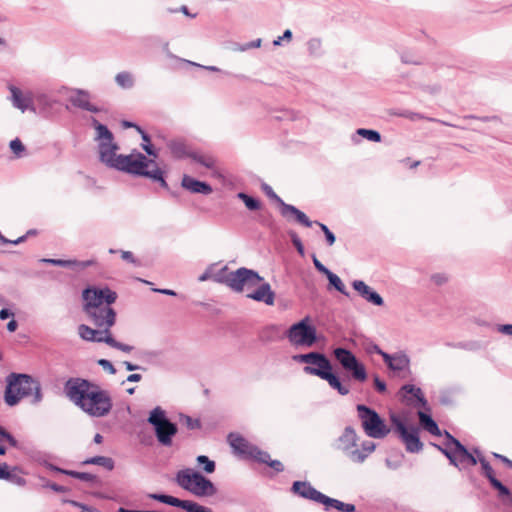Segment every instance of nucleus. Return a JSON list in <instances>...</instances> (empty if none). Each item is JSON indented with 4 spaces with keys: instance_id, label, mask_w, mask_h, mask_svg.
<instances>
[{
    "instance_id": "f257e3e1",
    "label": "nucleus",
    "mask_w": 512,
    "mask_h": 512,
    "mask_svg": "<svg viewBox=\"0 0 512 512\" xmlns=\"http://www.w3.org/2000/svg\"><path fill=\"white\" fill-rule=\"evenodd\" d=\"M91 125L96 131L94 140L98 142L99 159L107 167L128 173L133 176L145 177L157 182L166 190L169 185L165 180V172L158 166L154 159L133 150L129 155H117L119 146L114 142L113 133L108 127L100 123L95 117H91Z\"/></svg>"
},
{
    "instance_id": "f03ea898",
    "label": "nucleus",
    "mask_w": 512,
    "mask_h": 512,
    "mask_svg": "<svg viewBox=\"0 0 512 512\" xmlns=\"http://www.w3.org/2000/svg\"><path fill=\"white\" fill-rule=\"evenodd\" d=\"M63 392L76 407L90 417L102 418L112 410L110 392L87 379L69 378L64 383Z\"/></svg>"
},
{
    "instance_id": "7ed1b4c3",
    "label": "nucleus",
    "mask_w": 512,
    "mask_h": 512,
    "mask_svg": "<svg viewBox=\"0 0 512 512\" xmlns=\"http://www.w3.org/2000/svg\"><path fill=\"white\" fill-rule=\"evenodd\" d=\"M223 282L235 292H242L245 285L256 286L261 283L255 291L247 294V298L263 302L269 306L274 304L275 293L272 291L270 284L265 282L264 278L255 270L245 267L238 268L229 272Z\"/></svg>"
},
{
    "instance_id": "20e7f679",
    "label": "nucleus",
    "mask_w": 512,
    "mask_h": 512,
    "mask_svg": "<svg viewBox=\"0 0 512 512\" xmlns=\"http://www.w3.org/2000/svg\"><path fill=\"white\" fill-rule=\"evenodd\" d=\"M292 359L296 363L307 364L303 367V372L305 374L317 376L327 381L329 386L342 396L349 394V387L342 384L340 378L333 373L332 363L325 354L312 351L304 354L293 355Z\"/></svg>"
},
{
    "instance_id": "39448f33",
    "label": "nucleus",
    "mask_w": 512,
    "mask_h": 512,
    "mask_svg": "<svg viewBox=\"0 0 512 512\" xmlns=\"http://www.w3.org/2000/svg\"><path fill=\"white\" fill-rule=\"evenodd\" d=\"M32 396L31 403L39 404L43 400L42 388L38 380L27 374L11 373L7 377L4 400L8 406L17 405L24 397Z\"/></svg>"
},
{
    "instance_id": "423d86ee",
    "label": "nucleus",
    "mask_w": 512,
    "mask_h": 512,
    "mask_svg": "<svg viewBox=\"0 0 512 512\" xmlns=\"http://www.w3.org/2000/svg\"><path fill=\"white\" fill-rule=\"evenodd\" d=\"M147 422L153 427L156 439L162 446L172 445L178 427L167 417L165 410L160 406L155 407L150 411Z\"/></svg>"
},
{
    "instance_id": "0eeeda50",
    "label": "nucleus",
    "mask_w": 512,
    "mask_h": 512,
    "mask_svg": "<svg viewBox=\"0 0 512 512\" xmlns=\"http://www.w3.org/2000/svg\"><path fill=\"white\" fill-rule=\"evenodd\" d=\"M356 409L362 428L368 437L382 439L390 433V428L374 409L364 404H358Z\"/></svg>"
},
{
    "instance_id": "6e6552de",
    "label": "nucleus",
    "mask_w": 512,
    "mask_h": 512,
    "mask_svg": "<svg viewBox=\"0 0 512 512\" xmlns=\"http://www.w3.org/2000/svg\"><path fill=\"white\" fill-rule=\"evenodd\" d=\"M285 335L290 344L295 347L310 348L317 342L316 328L310 324L308 316L291 325Z\"/></svg>"
},
{
    "instance_id": "1a4fd4ad",
    "label": "nucleus",
    "mask_w": 512,
    "mask_h": 512,
    "mask_svg": "<svg viewBox=\"0 0 512 512\" xmlns=\"http://www.w3.org/2000/svg\"><path fill=\"white\" fill-rule=\"evenodd\" d=\"M117 293L108 286H88L82 291L83 310L97 309L105 305H112L117 300Z\"/></svg>"
},
{
    "instance_id": "9d476101",
    "label": "nucleus",
    "mask_w": 512,
    "mask_h": 512,
    "mask_svg": "<svg viewBox=\"0 0 512 512\" xmlns=\"http://www.w3.org/2000/svg\"><path fill=\"white\" fill-rule=\"evenodd\" d=\"M333 355L341 367L350 372L353 380L361 383L367 380V371L364 364L350 350L337 347L333 350Z\"/></svg>"
},
{
    "instance_id": "9b49d317",
    "label": "nucleus",
    "mask_w": 512,
    "mask_h": 512,
    "mask_svg": "<svg viewBox=\"0 0 512 512\" xmlns=\"http://www.w3.org/2000/svg\"><path fill=\"white\" fill-rule=\"evenodd\" d=\"M358 436L351 426L345 427L342 434L335 440L333 446L341 451L351 462L363 463V455L358 452Z\"/></svg>"
},
{
    "instance_id": "f8f14e48",
    "label": "nucleus",
    "mask_w": 512,
    "mask_h": 512,
    "mask_svg": "<svg viewBox=\"0 0 512 512\" xmlns=\"http://www.w3.org/2000/svg\"><path fill=\"white\" fill-rule=\"evenodd\" d=\"M147 497L173 507L181 508L187 512H212L210 508L202 506L197 502L191 500H181L171 495L161 493H148Z\"/></svg>"
},
{
    "instance_id": "ddd939ff",
    "label": "nucleus",
    "mask_w": 512,
    "mask_h": 512,
    "mask_svg": "<svg viewBox=\"0 0 512 512\" xmlns=\"http://www.w3.org/2000/svg\"><path fill=\"white\" fill-rule=\"evenodd\" d=\"M110 306L105 305L97 309L83 311L96 327L105 328V331H108L116 322V312Z\"/></svg>"
},
{
    "instance_id": "4468645a",
    "label": "nucleus",
    "mask_w": 512,
    "mask_h": 512,
    "mask_svg": "<svg viewBox=\"0 0 512 512\" xmlns=\"http://www.w3.org/2000/svg\"><path fill=\"white\" fill-rule=\"evenodd\" d=\"M193 485L190 493L197 497H208L216 494L217 489L213 482L203 476L200 472H193Z\"/></svg>"
},
{
    "instance_id": "2eb2a0df",
    "label": "nucleus",
    "mask_w": 512,
    "mask_h": 512,
    "mask_svg": "<svg viewBox=\"0 0 512 512\" xmlns=\"http://www.w3.org/2000/svg\"><path fill=\"white\" fill-rule=\"evenodd\" d=\"M291 491L301 498L311 500L322 504L325 494L314 488L308 481H295L292 484Z\"/></svg>"
},
{
    "instance_id": "dca6fc26",
    "label": "nucleus",
    "mask_w": 512,
    "mask_h": 512,
    "mask_svg": "<svg viewBox=\"0 0 512 512\" xmlns=\"http://www.w3.org/2000/svg\"><path fill=\"white\" fill-rule=\"evenodd\" d=\"M39 261L41 263L50 264V265H54V266L71 268L75 271H82V270L96 264V261L93 259L80 261V260H76V259L63 260V259H55V258H42Z\"/></svg>"
},
{
    "instance_id": "f3484780",
    "label": "nucleus",
    "mask_w": 512,
    "mask_h": 512,
    "mask_svg": "<svg viewBox=\"0 0 512 512\" xmlns=\"http://www.w3.org/2000/svg\"><path fill=\"white\" fill-rule=\"evenodd\" d=\"M352 286L367 302L375 306H382L384 304L382 296L373 290L370 286H368L364 281L354 280L352 282Z\"/></svg>"
},
{
    "instance_id": "a211bd4d",
    "label": "nucleus",
    "mask_w": 512,
    "mask_h": 512,
    "mask_svg": "<svg viewBox=\"0 0 512 512\" xmlns=\"http://www.w3.org/2000/svg\"><path fill=\"white\" fill-rule=\"evenodd\" d=\"M9 89L11 93L10 100L13 107L19 109L23 113L27 110L35 111L33 99L30 94H23V92L15 86H10Z\"/></svg>"
},
{
    "instance_id": "6ab92c4d",
    "label": "nucleus",
    "mask_w": 512,
    "mask_h": 512,
    "mask_svg": "<svg viewBox=\"0 0 512 512\" xmlns=\"http://www.w3.org/2000/svg\"><path fill=\"white\" fill-rule=\"evenodd\" d=\"M181 186L193 194L209 195L213 192V188L210 184L186 174L182 177Z\"/></svg>"
},
{
    "instance_id": "aec40b11",
    "label": "nucleus",
    "mask_w": 512,
    "mask_h": 512,
    "mask_svg": "<svg viewBox=\"0 0 512 512\" xmlns=\"http://www.w3.org/2000/svg\"><path fill=\"white\" fill-rule=\"evenodd\" d=\"M70 103L82 110H86L92 113H98L101 111L100 108L90 103V94L88 91L77 89L74 94L69 97Z\"/></svg>"
},
{
    "instance_id": "412c9836",
    "label": "nucleus",
    "mask_w": 512,
    "mask_h": 512,
    "mask_svg": "<svg viewBox=\"0 0 512 512\" xmlns=\"http://www.w3.org/2000/svg\"><path fill=\"white\" fill-rule=\"evenodd\" d=\"M402 442L405 444V448L410 453H418L423 448V443L420 441L418 435V428L410 426L409 429L399 435Z\"/></svg>"
},
{
    "instance_id": "4be33fe9",
    "label": "nucleus",
    "mask_w": 512,
    "mask_h": 512,
    "mask_svg": "<svg viewBox=\"0 0 512 512\" xmlns=\"http://www.w3.org/2000/svg\"><path fill=\"white\" fill-rule=\"evenodd\" d=\"M383 361L389 369L395 372H400L409 367L410 359L404 353H397L394 355L384 354Z\"/></svg>"
},
{
    "instance_id": "5701e85b",
    "label": "nucleus",
    "mask_w": 512,
    "mask_h": 512,
    "mask_svg": "<svg viewBox=\"0 0 512 512\" xmlns=\"http://www.w3.org/2000/svg\"><path fill=\"white\" fill-rule=\"evenodd\" d=\"M228 442L231 448L239 455L248 458L253 444L249 443L245 438L236 433H230L228 435Z\"/></svg>"
},
{
    "instance_id": "b1692460",
    "label": "nucleus",
    "mask_w": 512,
    "mask_h": 512,
    "mask_svg": "<svg viewBox=\"0 0 512 512\" xmlns=\"http://www.w3.org/2000/svg\"><path fill=\"white\" fill-rule=\"evenodd\" d=\"M445 440L443 444L451 446L457 452L462 454V456L466 457L468 459V464L471 466H474L477 464V459L472 455L471 452L468 451V449L453 435H451L448 431H444Z\"/></svg>"
},
{
    "instance_id": "393cba45",
    "label": "nucleus",
    "mask_w": 512,
    "mask_h": 512,
    "mask_svg": "<svg viewBox=\"0 0 512 512\" xmlns=\"http://www.w3.org/2000/svg\"><path fill=\"white\" fill-rule=\"evenodd\" d=\"M432 445L448 458L451 465L455 467H459L460 465H469L468 459L462 456V454L457 452V450H455L451 446L445 444L438 445L435 443H432Z\"/></svg>"
},
{
    "instance_id": "a878e982",
    "label": "nucleus",
    "mask_w": 512,
    "mask_h": 512,
    "mask_svg": "<svg viewBox=\"0 0 512 512\" xmlns=\"http://www.w3.org/2000/svg\"><path fill=\"white\" fill-rule=\"evenodd\" d=\"M324 506V511L331 512L332 510H336L338 512H355L356 506L351 503H344L338 499L331 498L329 496H325L324 501L322 503Z\"/></svg>"
},
{
    "instance_id": "bb28decb",
    "label": "nucleus",
    "mask_w": 512,
    "mask_h": 512,
    "mask_svg": "<svg viewBox=\"0 0 512 512\" xmlns=\"http://www.w3.org/2000/svg\"><path fill=\"white\" fill-rule=\"evenodd\" d=\"M17 467H13L9 470V466L6 463H0V479L6 480L17 486H25L26 480L20 475L16 474Z\"/></svg>"
},
{
    "instance_id": "cd10ccee",
    "label": "nucleus",
    "mask_w": 512,
    "mask_h": 512,
    "mask_svg": "<svg viewBox=\"0 0 512 512\" xmlns=\"http://www.w3.org/2000/svg\"><path fill=\"white\" fill-rule=\"evenodd\" d=\"M418 418H419V422L421 424V426L427 431L429 432L430 434L434 435V436H441L442 435V432L438 426V424L433 420V418L423 412V411H418Z\"/></svg>"
},
{
    "instance_id": "c85d7f7f",
    "label": "nucleus",
    "mask_w": 512,
    "mask_h": 512,
    "mask_svg": "<svg viewBox=\"0 0 512 512\" xmlns=\"http://www.w3.org/2000/svg\"><path fill=\"white\" fill-rule=\"evenodd\" d=\"M167 147L169 148L173 157L177 159L190 158V154L186 144L182 140H171L167 143Z\"/></svg>"
},
{
    "instance_id": "c756f323",
    "label": "nucleus",
    "mask_w": 512,
    "mask_h": 512,
    "mask_svg": "<svg viewBox=\"0 0 512 512\" xmlns=\"http://www.w3.org/2000/svg\"><path fill=\"white\" fill-rule=\"evenodd\" d=\"M363 137L369 141L372 142H380L381 141V134L372 129H366V128H359L356 130V132L351 136V140L354 144H358L360 142V138Z\"/></svg>"
},
{
    "instance_id": "7c9ffc66",
    "label": "nucleus",
    "mask_w": 512,
    "mask_h": 512,
    "mask_svg": "<svg viewBox=\"0 0 512 512\" xmlns=\"http://www.w3.org/2000/svg\"><path fill=\"white\" fill-rule=\"evenodd\" d=\"M193 472L191 469H183L177 472L176 474V482L177 484L187 490L190 491V488L193 485Z\"/></svg>"
},
{
    "instance_id": "2f4dec72",
    "label": "nucleus",
    "mask_w": 512,
    "mask_h": 512,
    "mask_svg": "<svg viewBox=\"0 0 512 512\" xmlns=\"http://www.w3.org/2000/svg\"><path fill=\"white\" fill-rule=\"evenodd\" d=\"M82 465H99L111 471L114 469V460L106 456H94L87 458L82 462Z\"/></svg>"
},
{
    "instance_id": "473e14b6",
    "label": "nucleus",
    "mask_w": 512,
    "mask_h": 512,
    "mask_svg": "<svg viewBox=\"0 0 512 512\" xmlns=\"http://www.w3.org/2000/svg\"><path fill=\"white\" fill-rule=\"evenodd\" d=\"M116 84L122 89H131L134 86V77L128 71H122L115 76Z\"/></svg>"
},
{
    "instance_id": "72a5a7b5",
    "label": "nucleus",
    "mask_w": 512,
    "mask_h": 512,
    "mask_svg": "<svg viewBox=\"0 0 512 512\" xmlns=\"http://www.w3.org/2000/svg\"><path fill=\"white\" fill-rule=\"evenodd\" d=\"M325 276L327 277L330 286H332L334 289H336L339 293L343 294L344 296H349V292L347 291L345 284L342 282L338 275L329 270V272Z\"/></svg>"
},
{
    "instance_id": "f704fd0d",
    "label": "nucleus",
    "mask_w": 512,
    "mask_h": 512,
    "mask_svg": "<svg viewBox=\"0 0 512 512\" xmlns=\"http://www.w3.org/2000/svg\"><path fill=\"white\" fill-rule=\"evenodd\" d=\"M137 131L140 133L143 140V143L141 144L142 149L147 153L148 156L157 158L158 153L150 143V136L141 127H137Z\"/></svg>"
},
{
    "instance_id": "c9c22d12",
    "label": "nucleus",
    "mask_w": 512,
    "mask_h": 512,
    "mask_svg": "<svg viewBox=\"0 0 512 512\" xmlns=\"http://www.w3.org/2000/svg\"><path fill=\"white\" fill-rule=\"evenodd\" d=\"M306 46L310 56L319 57L323 54L322 40L318 37L310 38L307 41Z\"/></svg>"
},
{
    "instance_id": "e433bc0d",
    "label": "nucleus",
    "mask_w": 512,
    "mask_h": 512,
    "mask_svg": "<svg viewBox=\"0 0 512 512\" xmlns=\"http://www.w3.org/2000/svg\"><path fill=\"white\" fill-rule=\"evenodd\" d=\"M401 391L412 394L419 401L421 406L425 407L427 405V400L424 398L421 388L412 384H405L402 386Z\"/></svg>"
},
{
    "instance_id": "4c0bfd02",
    "label": "nucleus",
    "mask_w": 512,
    "mask_h": 512,
    "mask_svg": "<svg viewBox=\"0 0 512 512\" xmlns=\"http://www.w3.org/2000/svg\"><path fill=\"white\" fill-rule=\"evenodd\" d=\"M450 347L463 349L467 351H478L484 347L483 343L481 341H465V342H458V343H448L447 344Z\"/></svg>"
},
{
    "instance_id": "58836bf2",
    "label": "nucleus",
    "mask_w": 512,
    "mask_h": 512,
    "mask_svg": "<svg viewBox=\"0 0 512 512\" xmlns=\"http://www.w3.org/2000/svg\"><path fill=\"white\" fill-rule=\"evenodd\" d=\"M190 158L208 169H212L215 167L216 161L212 156L192 152L190 154Z\"/></svg>"
},
{
    "instance_id": "ea45409f",
    "label": "nucleus",
    "mask_w": 512,
    "mask_h": 512,
    "mask_svg": "<svg viewBox=\"0 0 512 512\" xmlns=\"http://www.w3.org/2000/svg\"><path fill=\"white\" fill-rule=\"evenodd\" d=\"M237 197L240 200H242L244 202L245 206L247 207V209H249L251 211L259 210L261 207V203L257 198L252 197L244 192H239L237 194Z\"/></svg>"
},
{
    "instance_id": "a19ab883",
    "label": "nucleus",
    "mask_w": 512,
    "mask_h": 512,
    "mask_svg": "<svg viewBox=\"0 0 512 512\" xmlns=\"http://www.w3.org/2000/svg\"><path fill=\"white\" fill-rule=\"evenodd\" d=\"M78 334L81 339L85 341L94 342L97 336L98 330L89 327L88 325L81 324L78 326Z\"/></svg>"
},
{
    "instance_id": "79ce46f5",
    "label": "nucleus",
    "mask_w": 512,
    "mask_h": 512,
    "mask_svg": "<svg viewBox=\"0 0 512 512\" xmlns=\"http://www.w3.org/2000/svg\"><path fill=\"white\" fill-rule=\"evenodd\" d=\"M248 459L267 464L271 458L268 452L263 451L254 445L251 449Z\"/></svg>"
},
{
    "instance_id": "37998d69",
    "label": "nucleus",
    "mask_w": 512,
    "mask_h": 512,
    "mask_svg": "<svg viewBox=\"0 0 512 512\" xmlns=\"http://www.w3.org/2000/svg\"><path fill=\"white\" fill-rule=\"evenodd\" d=\"M197 464L199 466H202V469L208 473L211 474L215 471L216 464L213 460H210L206 455H199L196 458Z\"/></svg>"
},
{
    "instance_id": "c03bdc74",
    "label": "nucleus",
    "mask_w": 512,
    "mask_h": 512,
    "mask_svg": "<svg viewBox=\"0 0 512 512\" xmlns=\"http://www.w3.org/2000/svg\"><path fill=\"white\" fill-rule=\"evenodd\" d=\"M281 215L290 220L291 218H295V215L300 211L297 207L291 204H287L284 201L279 205Z\"/></svg>"
},
{
    "instance_id": "a18cd8bd",
    "label": "nucleus",
    "mask_w": 512,
    "mask_h": 512,
    "mask_svg": "<svg viewBox=\"0 0 512 512\" xmlns=\"http://www.w3.org/2000/svg\"><path fill=\"white\" fill-rule=\"evenodd\" d=\"M104 340H105V343L107 345H109L110 347L121 350L125 353H130L133 350V346L121 343V342L115 340L113 336H108Z\"/></svg>"
},
{
    "instance_id": "49530a36",
    "label": "nucleus",
    "mask_w": 512,
    "mask_h": 512,
    "mask_svg": "<svg viewBox=\"0 0 512 512\" xmlns=\"http://www.w3.org/2000/svg\"><path fill=\"white\" fill-rule=\"evenodd\" d=\"M390 421L398 435L405 433V431L409 429V427H407L405 423L401 420V418L396 414L390 415Z\"/></svg>"
},
{
    "instance_id": "de8ad7c7",
    "label": "nucleus",
    "mask_w": 512,
    "mask_h": 512,
    "mask_svg": "<svg viewBox=\"0 0 512 512\" xmlns=\"http://www.w3.org/2000/svg\"><path fill=\"white\" fill-rule=\"evenodd\" d=\"M288 235H289V237L291 239L292 244L296 248L297 252L301 256H304L305 255V249H304L303 243H302L301 239L299 238V236L297 235V233L295 231H293V230H289L288 231Z\"/></svg>"
},
{
    "instance_id": "09e8293b",
    "label": "nucleus",
    "mask_w": 512,
    "mask_h": 512,
    "mask_svg": "<svg viewBox=\"0 0 512 512\" xmlns=\"http://www.w3.org/2000/svg\"><path fill=\"white\" fill-rule=\"evenodd\" d=\"M491 486L498 491L499 496L510 495V490L501 483L496 477H490L489 480Z\"/></svg>"
},
{
    "instance_id": "8fccbe9b",
    "label": "nucleus",
    "mask_w": 512,
    "mask_h": 512,
    "mask_svg": "<svg viewBox=\"0 0 512 512\" xmlns=\"http://www.w3.org/2000/svg\"><path fill=\"white\" fill-rule=\"evenodd\" d=\"M477 463L479 462L482 468L483 475L490 480V477H495L494 470L489 464V462L485 459V457H478Z\"/></svg>"
},
{
    "instance_id": "3c124183",
    "label": "nucleus",
    "mask_w": 512,
    "mask_h": 512,
    "mask_svg": "<svg viewBox=\"0 0 512 512\" xmlns=\"http://www.w3.org/2000/svg\"><path fill=\"white\" fill-rule=\"evenodd\" d=\"M375 448L376 445L372 441H363L361 443V448H358V452L364 456L363 462L367 459L369 454H371L375 450Z\"/></svg>"
},
{
    "instance_id": "603ef678",
    "label": "nucleus",
    "mask_w": 512,
    "mask_h": 512,
    "mask_svg": "<svg viewBox=\"0 0 512 512\" xmlns=\"http://www.w3.org/2000/svg\"><path fill=\"white\" fill-rule=\"evenodd\" d=\"M182 423L190 430L199 429L201 427V423L199 419L192 418L188 415H181Z\"/></svg>"
},
{
    "instance_id": "864d4df0",
    "label": "nucleus",
    "mask_w": 512,
    "mask_h": 512,
    "mask_svg": "<svg viewBox=\"0 0 512 512\" xmlns=\"http://www.w3.org/2000/svg\"><path fill=\"white\" fill-rule=\"evenodd\" d=\"M10 149L17 157H21V154L25 151V146L20 139L15 138L10 142Z\"/></svg>"
},
{
    "instance_id": "5fc2aeb1",
    "label": "nucleus",
    "mask_w": 512,
    "mask_h": 512,
    "mask_svg": "<svg viewBox=\"0 0 512 512\" xmlns=\"http://www.w3.org/2000/svg\"><path fill=\"white\" fill-rule=\"evenodd\" d=\"M77 479L88 482L91 485H97L100 483L99 478L96 475L87 472H79Z\"/></svg>"
},
{
    "instance_id": "6e6d98bb",
    "label": "nucleus",
    "mask_w": 512,
    "mask_h": 512,
    "mask_svg": "<svg viewBox=\"0 0 512 512\" xmlns=\"http://www.w3.org/2000/svg\"><path fill=\"white\" fill-rule=\"evenodd\" d=\"M262 190L264 191V193L273 201H275L278 205H280L283 200L282 198H280L275 192L274 190L272 189L271 186H269L268 184L264 183L262 184Z\"/></svg>"
},
{
    "instance_id": "4d7b16f0",
    "label": "nucleus",
    "mask_w": 512,
    "mask_h": 512,
    "mask_svg": "<svg viewBox=\"0 0 512 512\" xmlns=\"http://www.w3.org/2000/svg\"><path fill=\"white\" fill-rule=\"evenodd\" d=\"M295 221L305 227H311L313 225V221H311L307 215L301 210L295 215Z\"/></svg>"
},
{
    "instance_id": "13d9d810",
    "label": "nucleus",
    "mask_w": 512,
    "mask_h": 512,
    "mask_svg": "<svg viewBox=\"0 0 512 512\" xmlns=\"http://www.w3.org/2000/svg\"><path fill=\"white\" fill-rule=\"evenodd\" d=\"M292 37H293L292 31L290 29H286L283 32L282 36H279L277 39H275L273 41V45L280 46V45H282L283 41L290 42L292 40Z\"/></svg>"
},
{
    "instance_id": "bf43d9fd",
    "label": "nucleus",
    "mask_w": 512,
    "mask_h": 512,
    "mask_svg": "<svg viewBox=\"0 0 512 512\" xmlns=\"http://www.w3.org/2000/svg\"><path fill=\"white\" fill-rule=\"evenodd\" d=\"M97 363L109 374H112V375L116 374V369H115L114 365L111 363V361H109L107 359H99L97 361Z\"/></svg>"
},
{
    "instance_id": "052dcab7",
    "label": "nucleus",
    "mask_w": 512,
    "mask_h": 512,
    "mask_svg": "<svg viewBox=\"0 0 512 512\" xmlns=\"http://www.w3.org/2000/svg\"><path fill=\"white\" fill-rule=\"evenodd\" d=\"M374 387L377 392L384 394L387 392V386L386 383L379 378L378 375H375L373 377Z\"/></svg>"
},
{
    "instance_id": "680f3d73",
    "label": "nucleus",
    "mask_w": 512,
    "mask_h": 512,
    "mask_svg": "<svg viewBox=\"0 0 512 512\" xmlns=\"http://www.w3.org/2000/svg\"><path fill=\"white\" fill-rule=\"evenodd\" d=\"M312 260L315 268L322 274L326 275L329 272V269L324 266L316 257L315 254L312 255Z\"/></svg>"
},
{
    "instance_id": "e2e57ef3",
    "label": "nucleus",
    "mask_w": 512,
    "mask_h": 512,
    "mask_svg": "<svg viewBox=\"0 0 512 512\" xmlns=\"http://www.w3.org/2000/svg\"><path fill=\"white\" fill-rule=\"evenodd\" d=\"M98 333L100 334H97V336L95 337V341L94 342H98V343H102L104 342L105 343V338L108 337V336H112L111 335V332H110V329L108 331H105V328H99L98 329Z\"/></svg>"
},
{
    "instance_id": "0e129e2a",
    "label": "nucleus",
    "mask_w": 512,
    "mask_h": 512,
    "mask_svg": "<svg viewBox=\"0 0 512 512\" xmlns=\"http://www.w3.org/2000/svg\"><path fill=\"white\" fill-rule=\"evenodd\" d=\"M64 502H65V503H69V504H71V505H72V506H74V507H79V508H81V509H82V511H81V512H93V509H92V508L88 507V506H87V505H85V504H82V503H80V502H77V501H75V500H64Z\"/></svg>"
},
{
    "instance_id": "69168bd1",
    "label": "nucleus",
    "mask_w": 512,
    "mask_h": 512,
    "mask_svg": "<svg viewBox=\"0 0 512 512\" xmlns=\"http://www.w3.org/2000/svg\"><path fill=\"white\" fill-rule=\"evenodd\" d=\"M401 61L405 64H414V65H420L422 64V61L419 59H414L408 54H402L401 55Z\"/></svg>"
},
{
    "instance_id": "338daca9",
    "label": "nucleus",
    "mask_w": 512,
    "mask_h": 512,
    "mask_svg": "<svg viewBox=\"0 0 512 512\" xmlns=\"http://www.w3.org/2000/svg\"><path fill=\"white\" fill-rule=\"evenodd\" d=\"M495 328L500 333L512 335V324L496 325Z\"/></svg>"
},
{
    "instance_id": "774afa93",
    "label": "nucleus",
    "mask_w": 512,
    "mask_h": 512,
    "mask_svg": "<svg viewBox=\"0 0 512 512\" xmlns=\"http://www.w3.org/2000/svg\"><path fill=\"white\" fill-rule=\"evenodd\" d=\"M267 465L269 467H271L272 469H274L276 472H282L284 470V466L283 464L279 461V460H269V462L267 463Z\"/></svg>"
}]
</instances>
